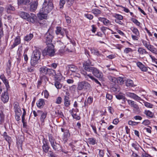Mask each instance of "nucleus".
<instances>
[{"instance_id": "1", "label": "nucleus", "mask_w": 157, "mask_h": 157, "mask_svg": "<svg viewBox=\"0 0 157 157\" xmlns=\"http://www.w3.org/2000/svg\"><path fill=\"white\" fill-rule=\"evenodd\" d=\"M41 54V52L39 50H35L33 51L31 56L30 61V63L32 66H35L39 63Z\"/></svg>"}, {"instance_id": "2", "label": "nucleus", "mask_w": 157, "mask_h": 157, "mask_svg": "<svg viewBox=\"0 0 157 157\" xmlns=\"http://www.w3.org/2000/svg\"><path fill=\"white\" fill-rule=\"evenodd\" d=\"M53 8V5L51 0H45L43 7L40 10L48 14Z\"/></svg>"}, {"instance_id": "3", "label": "nucleus", "mask_w": 157, "mask_h": 157, "mask_svg": "<svg viewBox=\"0 0 157 157\" xmlns=\"http://www.w3.org/2000/svg\"><path fill=\"white\" fill-rule=\"evenodd\" d=\"M47 47L44 49L43 53L44 55L53 56L55 54L54 46L52 44H48Z\"/></svg>"}, {"instance_id": "4", "label": "nucleus", "mask_w": 157, "mask_h": 157, "mask_svg": "<svg viewBox=\"0 0 157 157\" xmlns=\"http://www.w3.org/2000/svg\"><path fill=\"white\" fill-rule=\"evenodd\" d=\"M53 35L52 30V29L50 28L44 36L45 43L47 44H51L53 37Z\"/></svg>"}, {"instance_id": "5", "label": "nucleus", "mask_w": 157, "mask_h": 157, "mask_svg": "<svg viewBox=\"0 0 157 157\" xmlns=\"http://www.w3.org/2000/svg\"><path fill=\"white\" fill-rule=\"evenodd\" d=\"M48 137L49 141L53 149L55 151L58 150L60 147V145L56 143L52 135H48Z\"/></svg>"}, {"instance_id": "6", "label": "nucleus", "mask_w": 157, "mask_h": 157, "mask_svg": "<svg viewBox=\"0 0 157 157\" xmlns=\"http://www.w3.org/2000/svg\"><path fill=\"white\" fill-rule=\"evenodd\" d=\"M90 87V84L87 82L82 81L79 82L78 84L77 89L79 90H85Z\"/></svg>"}, {"instance_id": "7", "label": "nucleus", "mask_w": 157, "mask_h": 157, "mask_svg": "<svg viewBox=\"0 0 157 157\" xmlns=\"http://www.w3.org/2000/svg\"><path fill=\"white\" fill-rule=\"evenodd\" d=\"M89 72H92L93 75L96 77L98 78H101L103 77L102 73L99 70L94 67L91 68Z\"/></svg>"}, {"instance_id": "8", "label": "nucleus", "mask_w": 157, "mask_h": 157, "mask_svg": "<svg viewBox=\"0 0 157 157\" xmlns=\"http://www.w3.org/2000/svg\"><path fill=\"white\" fill-rule=\"evenodd\" d=\"M56 33L57 35H60L63 37L64 36L65 34L66 35V36L68 39L69 37L67 36V33L66 30L65 29H63L60 27H57L56 28Z\"/></svg>"}, {"instance_id": "9", "label": "nucleus", "mask_w": 157, "mask_h": 157, "mask_svg": "<svg viewBox=\"0 0 157 157\" xmlns=\"http://www.w3.org/2000/svg\"><path fill=\"white\" fill-rule=\"evenodd\" d=\"M53 71L54 73L55 70L52 69H49L45 67H43L40 68V75H46L47 72Z\"/></svg>"}, {"instance_id": "10", "label": "nucleus", "mask_w": 157, "mask_h": 157, "mask_svg": "<svg viewBox=\"0 0 157 157\" xmlns=\"http://www.w3.org/2000/svg\"><path fill=\"white\" fill-rule=\"evenodd\" d=\"M94 65L88 59L86 61H85L83 63V68L84 70L86 71H89L91 69V68H93V67H90V66H93Z\"/></svg>"}, {"instance_id": "11", "label": "nucleus", "mask_w": 157, "mask_h": 157, "mask_svg": "<svg viewBox=\"0 0 157 157\" xmlns=\"http://www.w3.org/2000/svg\"><path fill=\"white\" fill-rule=\"evenodd\" d=\"M126 95L127 96L136 101H143V100L140 97L134 93L127 92L126 93Z\"/></svg>"}, {"instance_id": "12", "label": "nucleus", "mask_w": 157, "mask_h": 157, "mask_svg": "<svg viewBox=\"0 0 157 157\" xmlns=\"http://www.w3.org/2000/svg\"><path fill=\"white\" fill-rule=\"evenodd\" d=\"M37 112L41 114L40 116V121L41 125L42 126L44 125L45 120L47 116V113L46 112H43L41 111L38 110Z\"/></svg>"}, {"instance_id": "13", "label": "nucleus", "mask_w": 157, "mask_h": 157, "mask_svg": "<svg viewBox=\"0 0 157 157\" xmlns=\"http://www.w3.org/2000/svg\"><path fill=\"white\" fill-rule=\"evenodd\" d=\"M9 98L8 94L6 90L4 93H2L1 98V100L3 103H6L8 101Z\"/></svg>"}, {"instance_id": "14", "label": "nucleus", "mask_w": 157, "mask_h": 157, "mask_svg": "<svg viewBox=\"0 0 157 157\" xmlns=\"http://www.w3.org/2000/svg\"><path fill=\"white\" fill-rule=\"evenodd\" d=\"M27 21L32 23H34L37 21V17L35 14L31 13L30 15L29 14V17L28 18Z\"/></svg>"}, {"instance_id": "15", "label": "nucleus", "mask_w": 157, "mask_h": 157, "mask_svg": "<svg viewBox=\"0 0 157 157\" xmlns=\"http://www.w3.org/2000/svg\"><path fill=\"white\" fill-rule=\"evenodd\" d=\"M66 95L64 96V105L66 107H68L70 105V101L69 96L70 94L67 92H66Z\"/></svg>"}, {"instance_id": "16", "label": "nucleus", "mask_w": 157, "mask_h": 157, "mask_svg": "<svg viewBox=\"0 0 157 157\" xmlns=\"http://www.w3.org/2000/svg\"><path fill=\"white\" fill-rule=\"evenodd\" d=\"M43 145L42 146V148L43 151L45 153H47L48 151L49 146L48 143L44 138L43 140Z\"/></svg>"}, {"instance_id": "17", "label": "nucleus", "mask_w": 157, "mask_h": 157, "mask_svg": "<svg viewBox=\"0 0 157 157\" xmlns=\"http://www.w3.org/2000/svg\"><path fill=\"white\" fill-rule=\"evenodd\" d=\"M98 19L99 21L102 22L106 26H109L111 25V21L105 18L99 17Z\"/></svg>"}, {"instance_id": "18", "label": "nucleus", "mask_w": 157, "mask_h": 157, "mask_svg": "<svg viewBox=\"0 0 157 157\" xmlns=\"http://www.w3.org/2000/svg\"><path fill=\"white\" fill-rule=\"evenodd\" d=\"M136 65L138 67L143 71L146 72L148 70L147 67H145L140 62H137L136 63Z\"/></svg>"}, {"instance_id": "19", "label": "nucleus", "mask_w": 157, "mask_h": 157, "mask_svg": "<svg viewBox=\"0 0 157 157\" xmlns=\"http://www.w3.org/2000/svg\"><path fill=\"white\" fill-rule=\"evenodd\" d=\"M4 108L2 106H0V124H2L4 121L5 115L3 113Z\"/></svg>"}, {"instance_id": "20", "label": "nucleus", "mask_w": 157, "mask_h": 157, "mask_svg": "<svg viewBox=\"0 0 157 157\" xmlns=\"http://www.w3.org/2000/svg\"><path fill=\"white\" fill-rule=\"evenodd\" d=\"M21 43V38L20 36H17L15 38L14 42L11 46L12 48H13Z\"/></svg>"}, {"instance_id": "21", "label": "nucleus", "mask_w": 157, "mask_h": 157, "mask_svg": "<svg viewBox=\"0 0 157 157\" xmlns=\"http://www.w3.org/2000/svg\"><path fill=\"white\" fill-rule=\"evenodd\" d=\"M69 70L72 72L73 73L78 72V69L77 67L73 65H70L68 66Z\"/></svg>"}, {"instance_id": "22", "label": "nucleus", "mask_w": 157, "mask_h": 157, "mask_svg": "<svg viewBox=\"0 0 157 157\" xmlns=\"http://www.w3.org/2000/svg\"><path fill=\"white\" fill-rule=\"evenodd\" d=\"M37 15L39 18L40 19H46L47 17V14L40 10Z\"/></svg>"}, {"instance_id": "23", "label": "nucleus", "mask_w": 157, "mask_h": 157, "mask_svg": "<svg viewBox=\"0 0 157 157\" xmlns=\"http://www.w3.org/2000/svg\"><path fill=\"white\" fill-rule=\"evenodd\" d=\"M33 0H18V4L20 5H29Z\"/></svg>"}, {"instance_id": "24", "label": "nucleus", "mask_w": 157, "mask_h": 157, "mask_svg": "<svg viewBox=\"0 0 157 157\" xmlns=\"http://www.w3.org/2000/svg\"><path fill=\"white\" fill-rule=\"evenodd\" d=\"M90 51L91 53L94 55L101 57L103 56V55L100 53L99 51L96 48H91Z\"/></svg>"}, {"instance_id": "25", "label": "nucleus", "mask_w": 157, "mask_h": 157, "mask_svg": "<svg viewBox=\"0 0 157 157\" xmlns=\"http://www.w3.org/2000/svg\"><path fill=\"white\" fill-rule=\"evenodd\" d=\"M137 51L140 55L148 54L149 55V54L150 53L147 52L145 49L142 47L138 48Z\"/></svg>"}, {"instance_id": "26", "label": "nucleus", "mask_w": 157, "mask_h": 157, "mask_svg": "<svg viewBox=\"0 0 157 157\" xmlns=\"http://www.w3.org/2000/svg\"><path fill=\"white\" fill-rule=\"evenodd\" d=\"M40 81H38L39 83L41 84L42 82H46L48 80V78L45 75H40Z\"/></svg>"}, {"instance_id": "27", "label": "nucleus", "mask_w": 157, "mask_h": 157, "mask_svg": "<svg viewBox=\"0 0 157 157\" xmlns=\"http://www.w3.org/2000/svg\"><path fill=\"white\" fill-rule=\"evenodd\" d=\"M51 74L54 75L55 78L57 80H60L62 78V75L59 71L57 74L56 73L55 71L54 73H53V71H52Z\"/></svg>"}, {"instance_id": "28", "label": "nucleus", "mask_w": 157, "mask_h": 157, "mask_svg": "<svg viewBox=\"0 0 157 157\" xmlns=\"http://www.w3.org/2000/svg\"><path fill=\"white\" fill-rule=\"evenodd\" d=\"M0 78L5 85L6 88H7L8 87H9V82L4 75L3 74L1 75L0 76Z\"/></svg>"}, {"instance_id": "29", "label": "nucleus", "mask_w": 157, "mask_h": 157, "mask_svg": "<svg viewBox=\"0 0 157 157\" xmlns=\"http://www.w3.org/2000/svg\"><path fill=\"white\" fill-rule=\"evenodd\" d=\"M44 104V100L42 98L40 99L36 102L37 106L40 108L43 106Z\"/></svg>"}, {"instance_id": "30", "label": "nucleus", "mask_w": 157, "mask_h": 157, "mask_svg": "<svg viewBox=\"0 0 157 157\" xmlns=\"http://www.w3.org/2000/svg\"><path fill=\"white\" fill-rule=\"evenodd\" d=\"M38 3L37 2H35L30 5V10L33 12L36 10L37 9Z\"/></svg>"}, {"instance_id": "31", "label": "nucleus", "mask_w": 157, "mask_h": 157, "mask_svg": "<svg viewBox=\"0 0 157 157\" xmlns=\"http://www.w3.org/2000/svg\"><path fill=\"white\" fill-rule=\"evenodd\" d=\"M147 49L153 54H157V49L153 45L151 44Z\"/></svg>"}, {"instance_id": "32", "label": "nucleus", "mask_w": 157, "mask_h": 157, "mask_svg": "<svg viewBox=\"0 0 157 157\" xmlns=\"http://www.w3.org/2000/svg\"><path fill=\"white\" fill-rule=\"evenodd\" d=\"M19 15L22 18L26 19H28V18L29 17V14L27 13L24 12H20Z\"/></svg>"}, {"instance_id": "33", "label": "nucleus", "mask_w": 157, "mask_h": 157, "mask_svg": "<svg viewBox=\"0 0 157 157\" xmlns=\"http://www.w3.org/2000/svg\"><path fill=\"white\" fill-rule=\"evenodd\" d=\"M7 12L9 13H10L11 11H14L15 10V8L11 4H9L6 7Z\"/></svg>"}, {"instance_id": "34", "label": "nucleus", "mask_w": 157, "mask_h": 157, "mask_svg": "<svg viewBox=\"0 0 157 157\" xmlns=\"http://www.w3.org/2000/svg\"><path fill=\"white\" fill-rule=\"evenodd\" d=\"M33 36V35L32 33H30L25 36L24 38V40L28 42L30 40Z\"/></svg>"}, {"instance_id": "35", "label": "nucleus", "mask_w": 157, "mask_h": 157, "mask_svg": "<svg viewBox=\"0 0 157 157\" xmlns=\"http://www.w3.org/2000/svg\"><path fill=\"white\" fill-rule=\"evenodd\" d=\"M3 18L6 20H7L9 22H11L13 18L11 15L8 14H6L3 16Z\"/></svg>"}, {"instance_id": "36", "label": "nucleus", "mask_w": 157, "mask_h": 157, "mask_svg": "<svg viewBox=\"0 0 157 157\" xmlns=\"http://www.w3.org/2000/svg\"><path fill=\"white\" fill-rule=\"evenodd\" d=\"M91 12L94 14L95 16H98L101 13V11L100 10L96 8L92 9Z\"/></svg>"}, {"instance_id": "37", "label": "nucleus", "mask_w": 157, "mask_h": 157, "mask_svg": "<svg viewBox=\"0 0 157 157\" xmlns=\"http://www.w3.org/2000/svg\"><path fill=\"white\" fill-rule=\"evenodd\" d=\"M64 139L65 140H67V139L69 138L70 136V134L69 131L67 130H65L63 134Z\"/></svg>"}, {"instance_id": "38", "label": "nucleus", "mask_w": 157, "mask_h": 157, "mask_svg": "<svg viewBox=\"0 0 157 157\" xmlns=\"http://www.w3.org/2000/svg\"><path fill=\"white\" fill-rule=\"evenodd\" d=\"M131 145L136 150H138L140 147V145L136 141L132 143Z\"/></svg>"}, {"instance_id": "39", "label": "nucleus", "mask_w": 157, "mask_h": 157, "mask_svg": "<svg viewBox=\"0 0 157 157\" xmlns=\"http://www.w3.org/2000/svg\"><path fill=\"white\" fill-rule=\"evenodd\" d=\"M126 85L127 86H133L134 84L132 80L128 79H127L126 82Z\"/></svg>"}, {"instance_id": "40", "label": "nucleus", "mask_w": 157, "mask_h": 157, "mask_svg": "<svg viewBox=\"0 0 157 157\" xmlns=\"http://www.w3.org/2000/svg\"><path fill=\"white\" fill-rule=\"evenodd\" d=\"M88 141L90 144L94 145L97 143L95 139L93 138H90L88 139Z\"/></svg>"}, {"instance_id": "41", "label": "nucleus", "mask_w": 157, "mask_h": 157, "mask_svg": "<svg viewBox=\"0 0 157 157\" xmlns=\"http://www.w3.org/2000/svg\"><path fill=\"white\" fill-rule=\"evenodd\" d=\"M2 136L4 137L6 140L8 142L10 140L11 137L7 135L6 132H4Z\"/></svg>"}, {"instance_id": "42", "label": "nucleus", "mask_w": 157, "mask_h": 157, "mask_svg": "<svg viewBox=\"0 0 157 157\" xmlns=\"http://www.w3.org/2000/svg\"><path fill=\"white\" fill-rule=\"evenodd\" d=\"M142 42L146 48H147L151 45L149 42L145 40H142Z\"/></svg>"}, {"instance_id": "43", "label": "nucleus", "mask_w": 157, "mask_h": 157, "mask_svg": "<svg viewBox=\"0 0 157 157\" xmlns=\"http://www.w3.org/2000/svg\"><path fill=\"white\" fill-rule=\"evenodd\" d=\"M144 113L147 115V116L150 117H152L153 116V114L149 110H145Z\"/></svg>"}, {"instance_id": "44", "label": "nucleus", "mask_w": 157, "mask_h": 157, "mask_svg": "<svg viewBox=\"0 0 157 157\" xmlns=\"http://www.w3.org/2000/svg\"><path fill=\"white\" fill-rule=\"evenodd\" d=\"M113 16L116 18L115 19L122 20L123 18V17L121 15L119 14H114Z\"/></svg>"}, {"instance_id": "45", "label": "nucleus", "mask_w": 157, "mask_h": 157, "mask_svg": "<svg viewBox=\"0 0 157 157\" xmlns=\"http://www.w3.org/2000/svg\"><path fill=\"white\" fill-rule=\"evenodd\" d=\"M55 86L57 89H60L62 86V84L60 83V82L58 81H56L55 83Z\"/></svg>"}, {"instance_id": "46", "label": "nucleus", "mask_w": 157, "mask_h": 157, "mask_svg": "<svg viewBox=\"0 0 157 157\" xmlns=\"http://www.w3.org/2000/svg\"><path fill=\"white\" fill-rule=\"evenodd\" d=\"M142 101H143V102L144 103V105L146 107L149 108H153V105L150 103H149L148 102H146L145 101H144L143 100Z\"/></svg>"}, {"instance_id": "47", "label": "nucleus", "mask_w": 157, "mask_h": 157, "mask_svg": "<svg viewBox=\"0 0 157 157\" xmlns=\"http://www.w3.org/2000/svg\"><path fill=\"white\" fill-rule=\"evenodd\" d=\"M131 31L135 35H140L139 32L137 29L133 28L131 29Z\"/></svg>"}, {"instance_id": "48", "label": "nucleus", "mask_w": 157, "mask_h": 157, "mask_svg": "<svg viewBox=\"0 0 157 157\" xmlns=\"http://www.w3.org/2000/svg\"><path fill=\"white\" fill-rule=\"evenodd\" d=\"M133 52V50L130 48H125L124 50V52L126 54H128L130 53H132Z\"/></svg>"}, {"instance_id": "49", "label": "nucleus", "mask_w": 157, "mask_h": 157, "mask_svg": "<svg viewBox=\"0 0 157 157\" xmlns=\"http://www.w3.org/2000/svg\"><path fill=\"white\" fill-rule=\"evenodd\" d=\"M70 113L71 114L72 116H73V113L76 114L77 112H78V109H72L69 111Z\"/></svg>"}, {"instance_id": "50", "label": "nucleus", "mask_w": 157, "mask_h": 157, "mask_svg": "<svg viewBox=\"0 0 157 157\" xmlns=\"http://www.w3.org/2000/svg\"><path fill=\"white\" fill-rule=\"evenodd\" d=\"M124 81V80L123 78L119 77L117 78V83L120 84H122Z\"/></svg>"}, {"instance_id": "51", "label": "nucleus", "mask_w": 157, "mask_h": 157, "mask_svg": "<svg viewBox=\"0 0 157 157\" xmlns=\"http://www.w3.org/2000/svg\"><path fill=\"white\" fill-rule=\"evenodd\" d=\"M84 77L87 80H88L89 78H90L93 80L94 79V78L91 74H87Z\"/></svg>"}, {"instance_id": "52", "label": "nucleus", "mask_w": 157, "mask_h": 157, "mask_svg": "<svg viewBox=\"0 0 157 157\" xmlns=\"http://www.w3.org/2000/svg\"><path fill=\"white\" fill-rule=\"evenodd\" d=\"M84 77L87 80H88L89 78H90L93 80L94 79V78L91 74H87Z\"/></svg>"}, {"instance_id": "53", "label": "nucleus", "mask_w": 157, "mask_h": 157, "mask_svg": "<svg viewBox=\"0 0 157 157\" xmlns=\"http://www.w3.org/2000/svg\"><path fill=\"white\" fill-rule=\"evenodd\" d=\"M149 56L151 59L152 62H154L157 64V59L155 58L154 56H153L151 55L150 53L149 54Z\"/></svg>"}, {"instance_id": "54", "label": "nucleus", "mask_w": 157, "mask_h": 157, "mask_svg": "<svg viewBox=\"0 0 157 157\" xmlns=\"http://www.w3.org/2000/svg\"><path fill=\"white\" fill-rule=\"evenodd\" d=\"M108 78L110 81L114 83H116L117 82V78L115 77L112 76H109L108 77Z\"/></svg>"}, {"instance_id": "55", "label": "nucleus", "mask_w": 157, "mask_h": 157, "mask_svg": "<svg viewBox=\"0 0 157 157\" xmlns=\"http://www.w3.org/2000/svg\"><path fill=\"white\" fill-rule=\"evenodd\" d=\"M112 91L114 92H118L120 90L119 88L117 87V86L115 85L114 87H112L111 89Z\"/></svg>"}, {"instance_id": "56", "label": "nucleus", "mask_w": 157, "mask_h": 157, "mask_svg": "<svg viewBox=\"0 0 157 157\" xmlns=\"http://www.w3.org/2000/svg\"><path fill=\"white\" fill-rule=\"evenodd\" d=\"M84 16L89 20H91L93 18V16L92 15L88 13H85L84 15Z\"/></svg>"}, {"instance_id": "57", "label": "nucleus", "mask_w": 157, "mask_h": 157, "mask_svg": "<svg viewBox=\"0 0 157 157\" xmlns=\"http://www.w3.org/2000/svg\"><path fill=\"white\" fill-rule=\"evenodd\" d=\"M57 64L56 63H53L51 64L48 65V66L49 67H52L53 69H56L57 66Z\"/></svg>"}, {"instance_id": "58", "label": "nucleus", "mask_w": 157, "mask_h": 157, "mask_svg": "<svg viewBox=\"0 0 157 157\" xmlns=\"http://www.w3.org/2000/svg\"><path fill=\"white\" fill-rule=\"evenodd\" d=\"M139 123L138 122L133 121H128V124L131 125H136Z\"/></svg>"}, {"instance_id": "59", "label": "nucleus", "mask_w": 157, "mask_h": 157, "mask_svg": "<svg viewBox=\"0 0 157 157\" xmlns=\"http://www.w3.org/2000/svg\"><path fill=\"white\" fill-rule=\"evenodd\" d=\"M90 126H91V127L92 128V129H93L94 133L95 134H96L99 135L98 134V133L97 131L96 128V126L95 125H94L92 124H91L90 125Z\"/></svg>"}, {"instance_id": "60", "label": "nucleus", "mask_w": 157, "mask_h": 157, "mask_svg": "<svg viewBox=\"0 0 157 157\" xmlns=\"http://www.w3.org/2000/svg\"><path fill=\"white\" fill-rule=\"evenodd\" d=\"M93 101V98L92 97L90 96L88 97L87 99V103L89 105H90L92 103Z\"/></svg>"}, {"instance_id": "61", "label": "nucleus", "mask_w": 157, "mask_h": 157, "mask_svg": "<svg viewBox=\"0 0 157 157\" xmlns=\"http://www.w3.org/2000/svg\"><path fill=\"white\" fill-rule=\"evenodd\" d=\"M44 93V98L48 99L49 96V93L48 91L45 90L43 92V93Z\"/></svg>"}, {"instance_id": "62", "label": "nucleus", "mask_w": 157, "mask_h": 157, "mask_svg": "<svg viewBox=\"0 0 157 157\" xmlns=\"http://www.w3.org/2000/svg\"><path fill=\"white\" fill-rule=\"evenodd\" d=\"M151 123V122L148 120H145L142 122V124L146 126L149 125Z\"/></svg>"}, {"instance_id": "63", "label": "nucleus", "mask_w": 157, "mask_h": 157, "mask_svg": "<svg viewBox=\"0 0 157 157\" xmlns=\"http://www.w3.org/2000/svg\"><path fill=\"white\" fill-rule=\"evenodd\" d=\"M124 97V96L123 95L120 94L116 95V97L118 100L122 99Z\"/></svg>"}, {"instance_id": "64", "label": "nucleus", "mask_w": 157, "mask_h": 157, "mask_svg": "<svg viewBox=\"0 0 157 157\" xmlns=\"http://www.w3.org/2000/svg\"><path fill=\"white\" fill-rule=\"evenodd\" d=\"M62 100V98L60 97H58L56 99V103L57 104H59L61 103Z\"/></svg>"}]
</instances>
